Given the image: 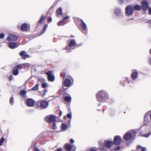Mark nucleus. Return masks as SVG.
I'll return each instance as SVG.
<instances>
[{
  "label": "nucleus",
  "mask_w": 151,
  "mask_h": 151,
  "mask_svg": "<svg viewBox=\"0 0 151 151\" xmlns=\"http://www.w3.org/2000/svg\"><path fill=\"white\" fill-rule=\"evenodd\" d=\"M96 97L99 101L105 102L108 100L109 96V94L106 91L101 90L96 93Z\"/></svg>",
  "instance_id": "1"
},
{
  "label": "nucleus",
  "mask_w": 151,
  "mask_h": 151,
  "mask_svg": "<svg viewBox=\"0 0 151 151\" xmlns=\"http://www.w3.org/2000/svg\"><path fill=\"white\" fill-rule=\"evenodd\" d=\"M113 12L116 18L121 19L124 17L123 12L121 9L119 7H116L114 9Z\"/></svg>",
  "instance_id": "2"
},
{
  "label": "nucleus",
  "mask_w": 151,
  "mask_h": 151,
  "mask_svg": "<svg viewBox=\"0 0 151 151\" xmlns=\"http://www.w3.org/2000/svg\"><path fill=\"white\" fill-rule=\"evenodd\" d=\"M122 140V138L120 136H115L114 137L113 143L116 145H119L120 144Z\"/></svg>",
  "instance_id": "3"
},
{
  "label": "nucleus",
  "mask_w": 151,
  "mask_h": 151,
  "mask_svg": "<svg viewBox=\"0 0 151 151\" xmlns=\"http://www.w3.org/2000/svg\"><path fill=\"white\" fill-rule=\"evenodd\" d=\"M133 13V7L130 5L127 6L125 8V13L128 16L132 15Z\"/></svg>",
  "instance_id": "4"
},
{
  "label": "nucleus",
  "mask_w": 151,
  "mask_h": 151,
  "mask_svg": "<svg viewBox=\"0 0 151 151\" xmlns=\"http://www.w3.org/2000/svg\"><path fill=\"white\" fill-rule=\"evenodd\" d=\"M52 72L51 70H48L45 72L47 76L48 80L53 82L55 80V76L52 74Z\"/></svg>",
  "instance_id": "5"
},
{
  "label": "nucleus",
  "mask_w": 151,
  "mask_h": 151,
  "mask_svg": "<svg viewBox=\"0 0 151 151\" xmlns=\"http://www.w3.org/2000/svg\"><path fill=\"white\" fill-rule=\"evenodd\" d=\"M114 144L113 141L109 140H105L104 143V147L109 149H110Z\"/></svg>",
  "instance_id": "6"
},
{
  "label": "nucleus",
  "mask_w": 151,
  "mask_h": 151,
  "mask_svg": "<svg viewBox=\"0 0 151 151\" xmlns=\"http://www.w3.org/2000/svg\"><path fill=\"white\" fill-rule=\"evenodd\" d=\"M142 7L143 11L146 12L147 9L149 7L147 2L145 0H143L142 2Z\"/></svg>",
  "instance_id": "7"
},
{
  "label": "nucleus",
  "mask_w": 151,
  "mask_h": 151,
  "mask_svg": "<svg viewBox=\"0 0 151 151\" xmlns=\"http://www.w3.org/2000/svg\"><path fill=\"white\" fill-rule=\"evenodd\" d=\"M47 122L50 123V122H54L56 121V117L53 115L47 116L46 117Z\"/></svg>",
  "instance_id": "8"
},
{
  "label": "nucleus",
  "mask_w": 151,
  "mask_h": 151,
  "mask_svg": "<svg viewBox=\"0 0 151 151\" xmlns=\"http://www.w3.org/2000/svg\"><path fill=\"white\" fill-rule=\"evenodd\" d=\"M63 84L66 87H70L73 84V82H71L70 79L66 78L63 82Z\"/></svg>",
  "instance_id": "9"
},
{
  "label": "nucleus",
  "mask_w": 151,
  "mask_h": 151,
  "mask_svg": "<svg viewBox=\"0 0 151 151\" xmlns=\"http://www.w3.org/2000/svg\"><path fill=\"white\" fill-rule=\"evenodd\" d=\"M26 52L25 50L22 51L19 53V55L22 57V58L23 60H25L27 58L30 57V56L27 54H26Z\"/></svg>",
  "instance_id": "10"
},
{
  "label": "nucleus",
  "mask_w": 151,
  "mask_h": 151,
  "mask_svg": "<svg viewBox=\"0 0 151 151\" xmlns=\"http://www.w3.org/2000/svg\"><path fill=\"white\" fill-rule=\"evenodd\" d=\"M132 136V134L129 132H127L123 136L125 140L127 141L130 139Z\"/></svg>",
  "instance_id": "11"
},
{
  "label": "nucleus",
  "mask_w": 151,
  "mask_h": 151,
  "mask_svg": "<svg viewBox=\"0 0 151 151\" xmlns=\"http://www.w3.org/2000/svg\"><path fill=\"white\" fill-rule=\"evenodd\" d=\"M49 102L43 101L40 102V107L41 109H45L48 107Z\"/></svg>",
  "instance_id": "12"
},
{
  "label": "nucleus",
  "mask_w": 151,
  "mask_h": 151,
  "mask_svg": "<svg viewBox=\"0 0 151 151\" xmlns=\"http://www.w3.org/2000/svg\"><path fill=\"white\" fill-rule=\"evenodd\" d=\"M17 36L13 34H11L7 38V40L9 41H15L18 39Z\"/></svg>",
  "instance_id": "13"
},
{
  "label": "nucleus",
  "mask_w": 151,
  "mask_h": 151,
  "mask_svg": "<svg viewBox=\"0 0 151 151\" xmlns=\"http://www.w3.org/2000/svg\"><path fill=\"white\" fill-rule=\"evenodd\" d=\"M35 102L33 99H29L27 100L26 104L28 106L32 107L34 106Z\"/></svg>",
  "instance_id": "14"
},
{
  "label": "nucleus",
  "mask_w": 151,
  "mask_h": 151,
  "mask_svg": "<svg viewBox=\"0 0 151 151\" xmlns=\"http://www.w3.org/2000/svg\"><path fill=\"white\" fill-rule=\"evenodd\" d=\"M76 42L75 39H72L70 40V43L68 45L69 47H66V49L67 50L69 49V47H72L74 46L76 44Z\"/></svg>",
  "instance_id": "15"
},
{
  "label": "nucleus",
  "mask_w": 151,
  "mask_h": 151,
  "mask_svg": "<svg viewBox=\"0 0 151 151\" xmlns=\"http://www.w3.org/2000/svg\"><path fill=\"white\" fill-rule=\"evenodd\" d=\"M27 65L28 67L30 66V65L29 63H24L17 65L16 67L18 69H20L24 68V65Z\"/></svg>",
  "instance_id": "16"
},
{
  "label": "nucleus",
  "mask_w": 151,
  "mask_h": 151,
  "mask_svg": "<svg viewBox=\"0 0 151 151\" xmlns=\"http://www.w3.org/2000/svg\"><path fill=\"white\" fill-rule=\"evenodd\" d=\"M80 20L81 22L80 24V26L82 30L83 31L86 30L87 26L86 24L82 19H81Z\"/></svg>",
  "instance_id": "17"
},
{
  "label": "nucleus",
  "mask_w": 151,
  "mask_h": 151,
  "mask_svg": "<svg viewBox=\"0 0 151 151\" xmlns=\"http://www.w3.org/2000/svg\"><path fill=\"white\" fill-rule=\"evenodd\" d=\"M64 148L67 151H71L72 146L69 144L67 143L64 145Z\"/></svg>",
  "instance_id": "18"
},
{
  "label": "nucleus",
  "mask_w": 151,
  "mask_h": 151,
  "mask_svg": "<svg viewBox=\"0 0 151 151\" xmlns=\"http://www.w3.org/2000/svg\"><path fill=\"white\" fill-rule=\"evenodd\" d=\"M28 25L27 23H24L21 26V29L23 31H26L28 29Z\"/></svg>",
  "instance_id": "19"
},
{
  "label": "nucleus",
  "mask_w": 151,
  "mask_h": 151,
  "mask_svg": "<svg viewBox=\"0 0 151 151\" xmlns=\"http://www.w3.org/2000/svg\"><path fill=\"white\" fill-rule=\"evenodd\" d=\"M138 73L137 71H134L132 73L131 77L132 79L135 80L137 77Z\"/></svg>",
  "instance_id": "20"
},
{
  "label": "nucleus",
  "mask_w": 151,
  "mask_h": 151,
  "mask_svg": "<svg viewBox=\"0 0 151 151\" xmlns=\"http://www.w3.org/2000/svg\"><path fill=\"white\" fill-rule=\"evenodd\" d=\"M9 47L11 49H14L17 47L16 44L14 42H10L9 43Z\"/></svg>",
  "instance_id": "21"
},
{
  "label": "nucleus",
  "mask_w": 151,
  "mask_h": 151,
  "mask_svg": "<svg viewBox=\"0 0 151 151\" xmlns=\"http://www.w3.org/2000/svg\"><path fill=\"white\" fill-rule=\"evenodd\" d=\"M26 93V91L24 90H21L19 92L20 95L23 97H26L27 96Z\"/></svg>",
  "instance_id": "22"
},
{
  "label": "nucleus",
  "mask_w": 151,
  "mask_h": 151,
  "mask_svg": "<svg viewBox=\"0 0 151 151\" xmlns=\"http://www.w3.org/2000/svg\"><path fill=\"white\" fill-rule=\"evenodd\" d=\"M61 128L62 131H64L67 128V125L64 123H62L61 126Z\"/></svg>",
  "instance_id": "23"
},
{
  "label": "nucleus",
  "mask_w": 151,
  "mask_h": 151,
  "mask_svg": "<svg viewBox=\"0 0 151 151\" xmlns=\"http://www.w3.org/2000/svg\"><path fill=\"white\" fill-rule=\"evenodd\" d=\"M71 97L70 96H66L64 98V100L67 102H70L71 101Z\"/></svg>",
  "instance_id": "24"
},
{
  "label": "nucleus",
  "mask_w": 151,
  "mask_h": 151,
  "mask_svg": "<svg viewBox=\"0 0 151 151\" xmlns=\"http://www.w3.org/2000/svg\"><path fill=\"white\" fill-rule=\"evenodd\" d=\"M149 122V119L148 118V117L144 116V125H146L147 124V123Z\"/></svg>",
  "instance_id": "25"
},
{
  "label": "nucleus",
  "mask_w": 151,
  "mask_h": 151,
  "mask_svg": "<svg viewBox=\"0 0 151 151\" xmlns=\"http://www.w3.org/2000/svg\"><path fill=\"white\" fill-rule=\"evenodd\" d=\"M13 74L14 76H16L18 74L19 71L15 67L13 70Z\"/></svg>",
  "instance_id": "26"
},
{
  "label": "nucleus",
  "mask_w": 151,
  "mask_h": 151,
  "mask_svg": "<svg viewBox=\"0 0 151 151\" xmlns=\"http://www.w3.org/2000/svg\"><path fill=\"white\" fill-rule=\"evenodd\" d=\"M134 8L135 10H139L141 9V7L140 5L137 4L134 6Z\"/></svg>",
  "instance_id": "27"
},
{
  "label": "nucleus",
  "mask_w": 151,
  "mask_h": 151,
  "mask_svg": "<svg viewBox=\"0 0 151 151\" xmlns=\"http://www.w3.org/2000/svg\"><path fill=\"white\" fill-rule=\"evenodd\" d=\"M57 13L59 15H61L62 14V10L61 7H60L57 11Z\"/></svg>",
  "instance_id": "28"
},
{
  "label": "nucleus",
  "mask_w": 151,
  "mask_h": 151,
  "mask_svg": "<svg viewBox=\"0 0 151 151\" xmlns=\"http://www.w3.org/2000/svg\"><path fill=\"white\" fill-rule=\"evenodd\" d=\"M45 18L44 17V15H42L40 19L39 20V22L41 24H42L43 22V21L45 19Z\"/></svg>",
  "instance_id": "29"
},
{
  "label": "nucleus",
  "mask_w": 151,
  "mask_h": 151,
  "mask_svg": "<svg viewBox=\"0 0 151 151\" xmlns=\"http://www.w3.org/2000/svg\"><path fill=\"white\" fill-rule=\"evenodd\" d=\"M39 88V84L37 83L34 87L32 88L31 90L32 91H37Z\"/></svg>",
  "instance_id": "30"
},
{
  "label": "nucleus",
  "mask_w": 151,
  "mask_h": 151,
  "mask_svg": "<svg viewBox=\"0 0 151 151\" xmlns=\"http://www.w3.org/2000/svg\"><path fill=\"white\" fill-rule=\"evenodd\" d=\"M9 103H10V104L12 105H13L14 104V98L12 96H11V97L10 99Z\"/></svg>",
  "instance_id": "31"
},
{
  "label": "nucleus",
  "mask_w": 151,
  "mask_h": 151,
  "mask_svg": "<svg viewBox=\"0 0 151 151\" xmlns=\"http://www.w3.org/2000/svg\"><path fill=\"white\" fill-rule=\"evenodd\" d=\"M40 101H38L36 102L35 104V105H37V106H35V107L37 109H38L40 107Z\"/></svg>",
  "instance_id": "32"
},
{
  "label": "nucleus",
  "mask_w": 151,
  "mask_h": 151,
  "mask_svg": "<svg viewBox=\"0 0 151 151\" xmlns=\"http://www.w3.org/2000/svg\"><path fill=\"white\" fill-rule=\"evenodd\" d=\"M58 25L60 26L61 25H64L65 24V23H64V22L62 20L61 21H59L58 22Z\"/></svg>",
  "instance_id": "33"
},
{
  "label": "nucleus",
  "mask_w": 151,
  "mask_h": 151,
  "mask_svg": "<svg viewBox=\"0 0 151 151\" xmlns=\"http://www.w3.org/2000/svg\"><path fill=\"white\" fill-rule=\"evenodd\" d=\"M151 135V132H149L146 134H143V136L146 137H149Z\"/></svg>",
  "instance_id": "34"
},
{
  "label": "nucleus",
  "mask_w": 151,
  "mask_h": 151,
  "mask_svg": "<svg viewBox=\"0 0 151 151\" xmlns=\"http://www.w3.org/2000/svg\"><path fill=\"white\" fill-rule=\"evenodd\" d=\"M47 24H46L45 25L44 27V29L42 32L41 34H40V35L42 34L44 32L46 31V30L47 28Z\"/></svg>",
  "instance_id": "35"
},
{
  "label": "nucleus",
  "mask_w": 151,
  "mask_h": 151,
  "mask_svg": "<svg viewBox=\"0 0 151 151\" xmlns=\"http://www.w3.org/2000/svg\"><path fill=\"white\" fill-rule=\"evenodd\" d=\"M4 140V138L2 137L0 139V146L2 145L3 142Z\"/></svg>",
  "instance_id": "36"
},
{
  "label": "nucleus",
  "mask_w": 151,
  "mask_h": 151,
  "mask_svg": "<svg viewBox=\"0 0 151 151\" xmlns=\"http://www.w3.org/2000/svg\"><path fill=\"white\" fill-rule=\"evenodd\" d=\"M131 132L133 135L134 136H136L137 133V132L135 130H132Z\"/></svg>",
  "instance_id": "37"
},
{
  "label": "nucleus",
  "mask_w": 151,
  "mask_h": 151,
  "mask_svg": "<svg viewBox=\"0 0 151 151\" xmlns=\"http://www.w3.org/2000/svg\"><path fill=\"white\" fill-rule=\"evenodd\" d=\"M48 90L47 89H45L43 90V91H42L43 92V94L42 95V96H44L45 95L46 93L47 92Z\"/></svg>",
  "instance_id": "38"
},
{
  "label": "nucleus",
  "mask_w": 151,
  "mask_h": 151,
  "mask_svg": "<svg viewBox=\"0 0 151 151\" xmlns=\"http://www.w3.org/2000/svg\"><path fill=\"white\" fill-rule=\"evenodd\" d=\"M47 84L46 83L44 82L42 83V87L43 88H45L47 86Z\"/></svg>",
  "instance_id": "39"
},
{
  "label": "nucleus",
  "mask_w": 151,
  "mask_h": 151,
  "mask_svg": "<svg viewBox=\"0 0 151 151\" xmlns=\"http://www.w3.org/2000/svg\"><path fill=\"white\" fill-rule=\"evenodd\" d=\"M67 116L68 118V119H71L72 117V114L71 112L70 113L67 114Z\"/></svg>",
  "instance_id": "40"
},
{
  "label": "nucleus",
  "mask_w": 151,
  "mask_h": 151,
  "mask_svg": "<svg viewBox=\"0 0 151 151\" xmlns=\"http://www.w3.org/2000/svg\"><path fill=\"white\" fill-rule=\"evenodd\" d=\"M45 81V80L43 78H38V81L40 82H42Z\"/></svg>",
  "instance_id": "41"
},
{
  "label": "nucleus",
  "mask_w": 151,
  "mask_h": 151,
  "mask_svg": "<svg viewBox=\"0 0 151 151\" xmlns=\"http://www.w3.org/2000/svg\"><path fill=\"white\" fill-rule=\"evenodd\" d=\"M57 128V127L56 126V123H54L52 125V129H55Z\"/></svg>",
  "instance_id": "42"
},
{
  "label": "nucleus",
  "mask_w": 151,
  "mask_h": 151,
  "mask_svg": "<svg viewBox=\"0 0 151 151\" xmlns=\"http://www.w3.org/2000/svg\"><path fill=\"white\" fill-rule=\"evenodd\" d=\"M4 37V33H1L0 34V39H3Z\"/></svg>",
  "instance_id": "43"
},
{
  "label": "nucleus",
  "mask_w": 151,
  "mask_h": 151,
  "mask_svg": "<svg viewBox=\"0 0 151 151\" xmlns=\"http://www.w3.org/2000/svg\"><path fill=\"white\" fill-rule=\"evenodd\" d=\"M150 111H147L145 114V116H146L148 117L149 115L150 114Z\"/></svg>",
  "instance_id": "44"
},
{
  "label": "nucleus",
  "mask_w": 151,
  "mask_h": 151,
  "mask_svg": "<svg viewBox=\"0 0 151 151\" xmlns=\"http://www.w3.org/2000/svg\"><path fill=\"white\" fill-rule=\"evenodd\" d=\"M69 18V16H66V17L63 18L62 20L64 22L65 20L66 19H68Z\"/></svg>",
  "instance_id": "45"
},
{
  "label": "nucleus",
  "mask_w": 151,
  "mask_h": 151,
  "mask_svg": "<svg viewBox=\"0 0 151 151\" xmlns=\"http://www.w3.org/2000/svg\"><path fill=\"white\" fill-rule=\"evenodd\" d=\"M118 1L119 3L121 4H122L124 3V0H119Z\"/></svg>",
  "instance_id": "46"
},
{
  "label": "nucleus",
  "mask_w": 151,
  "mask_h": 151,
  "mask_svg": "<svg viewBox=\"0 0 151 151\" xmlns=\"http://www.w3.org/2000/svg\"><path fill=\"white\" fill-rule=\"evenodd\" d=\"M147 9L149 10V14L151 15V8L149 7Z\"/></svg>",
  "instance_id": "47"
},
{
  "label": "nucleus",
  "mask_w": 151,
  "mask_h": 151,
  "mask_svg": "<svg viewBox=\"0 0 151 151\" xmlns=\"http://www.w3.org/2000/svg\"><path fill=\"white\" fill-rule=\"evenodd\" d=\"M62 148H58L55 150V151H62Z\"/></svg>",
  "instance_id": "48"
},
{
  "label": "nucleus",
  "mask_w": 151,
  "mask_h": 151,
  "mask_svg": "<svg viewBox=\"0 0 151 151\" xmlns=\"http://www.w3.org/2000/svg\"><path fill=\"white\" fill-rule=\"evenodd\" d=\"M70 142L71 143H73L75 141L72 138L70 139Z\"/></svg>",
  "instance_id": "49"
},
{
  "label": "nucleus",
  "mask_w": 151,
  "mask_h": 151,
  "mask_svg": "<svg viewBox=\"0 0 151 151\" xmlns=\"http://www.w3.org/2000/svg\"><path fill=\"white\" fill-rule=\"evenodd\" d=\"M120 148V147L119 146H118L116 147V150H119Z\"/></svg>",
  "instance_id": "50"
},
{
  "label": "nucleus",
  "mask_w": 151,
  "mask_h": 151,
  "mask_svg": "<svg viewBox=\"0 0 151 151\" xmlns=\"http://www.w3.org/2000/svg\"><path fill=\"white\" fill-rule=\"evenodd\" d=\"M34 151H40V150L37 147H35Z\"/></svg>",
  "instance_id": "51"
},
{
  "label": "nucleus",
  "mask_w": 151,
  "mask_h": 151,
  "mask_svg": "<svg viewBox=\"0 0 151 151\" xmlns=\"http://www.w3.org/2000/svg\"><path fill=\"white\" fill-rule=\"evenodd\" d=\"M121 84L123 86H124L125 85V84L124 83V81H122L121 82Z\"/></svg>",
  "instance_id": "52"
},
{
  "label": "nucleus",
  "mask_w": 151,
  "mask_h": 151,
  "mask_svg": "<svg viewBox=\"0 0 151 151\" xmlns=\"http://www.w3.org/2000/svg\"><path fill=\"white\" fill-rule=\"evenodd\" d=\"M48 20L49 22H51L52 21V18L51 17H50L48 19Z\"/></svg>",
  "instance_id": "53"
},
{
  "label": "nucleus",
  "mask_w": 151,
  "mask_h": 151,
  "mask_svg": "<svg viewBox=\"0 0 151 151\" xmlns=\"http://www.w3.org/2000/svg\"><path fill=\"white\" fill-rule=\"evenodd\" d=\"M148 63H149L150 65H151V58H149Z\"/></svg>",
  "instance_id": "54"
},
{
  "label": "nucleus",
  "mask_w": 151,
  "mask_h": 151,
  "mask_svg": "<svg viewBox=\"0 0 151 151\" xmlns=\"http://www.w3.org/2000/svg\"><path fill=\"white\" fill-rule=\"evenodd\" d=\"M62 112L61 111H60V113H59V116H60L62 115Z\"/></svg>",
  "instance_id": "55"
},
{
  "label": "nucleus",
  "mask_w": 151,
  "mask_h": 151,
  "mask_svg": "<svg viewBox=\"0 0 151 151\" xmlns=\"http://www.w3.org/2000/svg\"><path fill=\"white\" fill-rule=\"evenodd\" d=\"M13 77L12 76H10L9 77V79L10 80H11L12 79Z\"/></svg>",
  "instance_id": "56"
},
{
  "label": "nucleus",
  "mask_w": 151,
  "mask_h": 151,
  "mask_svg": "<svg viewBox=\"0 0 151 151\" xmlns=\"http://www.w3.org/2000/svg\"><path fill=\"white\" fill-rule=\"evenodd\" d=\"M148 22L150 23L151 24V19L149 20L148 21Z\"/></svg>",
  "instance_id": "57"
},
{
  "label": "nucleus",
  "mask_w": 151,
  "mask_h": 151,
  "mask_svg": "<svg viewBox=\"0 0 151 151\" xmlns=\"http://www.w3.org/2000/svg\"><path fill=\"white\" fill-rule=\"evenodd\" d=\"M89 151H96V150L94 149H90Z\"/></svg>",
  "instance_id": "58"
},
{
  "label": "nucleus",
  "mask_w": 151,
  "mask_h": 151,
  "mask_svg": "<svg viewBox=\"0 0 151 151\" xmlns=\"http://www.w3.org/2000/svg\"><path fill=\"white\" fill-rule=\"evenodd\" d=\"M110 114L112 115H113L115 114V112H113V113H111Z\"/></svg>",
  "instance_id": "59"
},
{
  "label": "nucleus",
  "mask_w": 151,
  "mask_h": 151,
  "mask_svg": "<svg viewBox=\"0 0 151 151\" xmlns=\"http://www.w3.org/2000/svg\"><path fill=\"white\" fill-rule=\"evenodd\" d=\"M74 147V151H76V147L75 146H74L73 145V147Z\"/></svg>",
  "instance_id": "60"
},
{
  "label": "nucleus",
  "mask_w": 151,
  "mask_h": 151,
  "mask_svg": "<svg viewBox=\"0 0 151 151\" xmlns=\"http://www.w3.org/2000/svg\"><path fill=\"white\" fill-rule=\"evenodd\" d=\"M70 119L69 120V121L68 122V123H69V125H70Z\"/></svg>",
  "instance_id": "61"
},
{
  "label": "nucleus",
  "mask_w": 151,
  "mask_h": 151,
  "mask_svg": "<svg viewBox=\"0 0 151 151\" xmlns=\"http://www.w3.org/2000/svg\"><path fill=\"white\" fill-rule=\"evenodd\" d=\"M65 76V73H64L63 74V78H64Z\"/></svg>",
  "instance_id": "62"
},
{
  "label": "nucleus",
  "mask_w": 151,
  "mask_h": 151,
  "mask_svg": "<svg viewBox=\"0 0 151 151\" xmlns=\"http://www.w3.org/2000/svg\"><path fill=\"white\" fill-rule=\"evenodd\" d=\"M70 79L71 80L73 81V78H70Z\"/></svg>",
  "instance_id": "63"
},
{
  "label": "nucleus",
  "mask_w": 151,
  "mask_h": 151,
  "mask_svg": "<svg viewBox=\"0 0 151 151\" xmlns=\"http://www.w3.org/2000/svg\"><path fill=\"white\" fill-rule=\"evenodd\" d=\"M150 54L151 55V48L150 49Z\"/></svg>",
  "instance_id": "64"
}]
</instances>
